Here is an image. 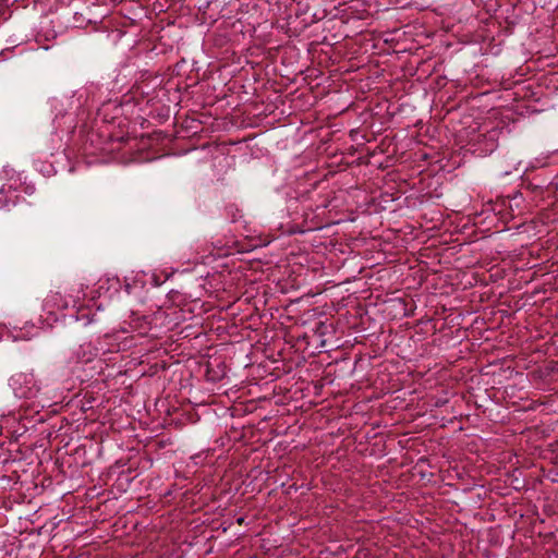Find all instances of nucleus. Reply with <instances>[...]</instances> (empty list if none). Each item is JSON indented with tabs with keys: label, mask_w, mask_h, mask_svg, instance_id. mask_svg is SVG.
I'll return each mask as SVG.
<instances>
[{
	"label": "nucleus",
	"mask_w": 558,
	"mask_h": 558,
	"mask_svg": "<svg viewBox=\"0 0 558 558\" xmlns=\"http://www.w3.org/2000/svg\"><path fill=\"white\" fill-rule=\"evenodd\" d=\"M69 305L70 302L64 295L58 291H50L43 303V314L40 315L43 323L47 327H52L63 316V312Z\"/></svg>",
	"instance_id": "obj_2"
},
{
	"label": "nucleus",
	"mask_w": 558,
	"mask_h": 558,
	"mask_svg": "<svg viewBox=\"0 0 558 558\" xmlns=\"http://www.w3.org/2000/svg\"><path fill=\"white\" fill-rule=\"evenodd\" d=\"M85 289L83 284H76L73 286L70 290L68 295L65 296L70 303H72L73 306H76L81 300L85 298Z\"/></svg>",
	"instance_id": "obj_4"
},
{
	"label": "nucleus",
	"mask_w": 558,
	"mask_h": 558,
	"mask_svg": "<svg viewBox=\"0 0 558 558\" xmlns=\"http://www.w3.org/2000/svg\"><path fill=\"white\" fill-rule=\"evenodd\" d=\"M16 197L15 190H13L11 185H3L0 189V209L9 207L10 205H15Z\"/></svg>",
	"instance_id": "obj_3"
},
{
	"label": "nucleus",
	"mask_w": 558,
	"mask_h": 558,
	"mask_svg": "<svg viewBox=\"0 0 558 558\" xmlns=\"http://www.w3.org/2000/svg\"><path fill=\"white\" fill-rule=\"evenodd\" d=\"M10 385L19 398L24 399H39L43 402V407L46 405V401L40 393V386L33 373H19L11 377Z\"/></svg>",
	"instance_id": "obj_1"
},
{
	"label": "nucleus",
	"mask_w": 558,
	"mask_h": 558,
	"mask_svg": "<svg viewBox=\"0 0 558 558\" xmlns=\"http://www.w3.org/2000/svg\"><path fill=\"white\" fill-rule=\"evenodd\" d=\"M199 248H201V247H199L198 245L195 247V253H196V255H195V256H193V258H192V262H193L194 264H203V263H205V259H206L207 255H206V254H204V253H205V252H208L209 254L211 253V251H210L209 248H207V250H202V252L199 251Z\"/></svg>",
	"instance_id": "obj_5"
},
{
	"label": "nucleus",
	"mask_w": 558,
	"mask_h": 558,
	"mask_svg": "<svg viewBox=\"0 0 558 558\" xmlns=\"http://www.w3.org/2000/svg\"><path fill=\"white\" fill-rule=\"evenodd\" d=\"M53 38H56V33L52 29L48 31L47 33H43V31H41L37 35L38 43H43V40H50Z\"/></svg>",
	"instance_id": "obj_6"
}]
</instances>
